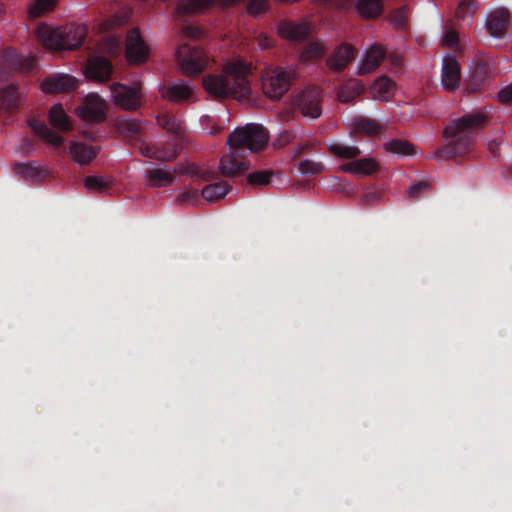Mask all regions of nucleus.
<instances>
[{
  "mask_svg": "<svg viewBox=\"0 0 512 512\" xmlns=\"http://www.w3.org/2000/svg\"><path fill=\"white\" fill-rule=\"evenodd\" d=\"M391 22L395 27L403 29L406 26L407 8L405 6L393 10L390 14Z\"/></svg>",
  "mask_w": 512,
  "mask_h": 512,
  "instance_id": "46",
  "label": "nucleus"
},
{
  "mask_svg": "<svg viewBox=\"0 0 512 512\" xmlns=\"http://www.w3.org/2000/svg\"><path fill=\"white\" fill-rule=\"evenodd\" d=\"M461 67L454 55H448L443 59L441 80L444 88L454 91L460 84Z\"/></svg>",
  "mask_w": 512,
  "mask_h": 512,
  "instance_id": "17",
  "label": "nucleus"
},
{
  "mask_svg": "<svg viewBox=\"0 0 512 512\" xmlns=\"http://www.w3.org/2000/svg\"><path fill=\"white\" fill-rule=\"evenodd\" d=\"M259 46L261 49H267L271 46V41L267 36L260 37Z\"/></svg>",
  "mask_w": 512,
  "mask_h": 512,
  "instance_id": "54",
  "label": "nucleus"
},
{
  "mask_svg": "<svg viewBox=\"0 0 512 512\" xmlns=\"http://www.w3.org/2000/svg\"><path fill=\"white\" fill-rule=\"evenodd\" d=\"M496 69L497 63L491 57H477L467 82V90L475 93L489 88L494 80Z\"/></svg>",
  "mask_w": 512,
  "mask_h": 512,
  "instance_id": "6",
  "label": "nucleus"
},
{
  "mask_svg": "<svg viewBox=\"0 0 512 512\" xmlns=\"http://www.w3.org/2000/svg\"><path fill=\"white\" fill-rule=\"evenodd\" d=\"M477 9V3L475 0H463L459 3L456 10V16L464 19L475 12Z\"/></svg>",
  "mask_w": 512,
  "mask_h": 512,
  "instance_id": "45",
  "label": "nucleus"
},
{
  "mask_svg": "<svg viewBox=\"0 0 512 512\" xmlns=\"http://www.w3.org/2000/svg\"><path fill=\"white\" fill-rule=\"evenodd\" d=\"M298 170L303 175H317L324 170V165L321 162L305 159L298 163Z\"/></svg>",
  "mask_w": 512,
  "mask_h": 512,
  "instance_id": "42",
  "label": "nucleus"
},
{
  "mask_svg": "<svg viewBox=\"0 0 512 512\" xmlns=\"http://www.w3.org/2000/svg\"><path fill=\"white\" fill-rule=\"evenodd\" d=\"M37 35L47 49L75 50L84 42L87 28L84 25L74 24L56 28L40 26L37 29Z\"/></svg>",
  "mask_w": 512,
  "mask_h": 512,
  "instance_id": "4",
  "label": "nucleus"
},
{
  "mask_svg": "<svg viewBox=\"0 0 512 512\" xmlns=\"http://www.w3.org/2000/svg\"><path fill=\"white\" fill-rule=\"evenodd\" d=\"M182 32L189 38H196L200 34L199 29L192 26H184Z\"/></svg>",
  "mask_w": 512,
  "mask_h": 512,
  "instance_id": "52",
  "label": "nucleus"
},
{
  "mask_svg": "<svg viewBox=\"0 0 512 512\" xmlns=\"http://www.w3.org/2000/svg\"><path fill=\"white\" fill-rule=\"evenodd\" d=\"M1 104L0 109H4L7 112H14L19 108V93L14 85H8L1 91Z\"/></svg>",
  "mask_w": 512,
  "mask_h": 512,
  "instance_id": "28",
  "label": "nucleus"
},
{
  "mask_svg": "<svg viewBox=\"0 0 512 512\" xmlns=\"http://www.w3.org/2000/svg\"><path fill=\"white\" fill-rule=\"evenodd\" d=\"M14 172L31 182L40 181L47 177V171L36 165L35 162L16 163L14 165Z\"/></svg>",
  "mask_w": 512,
  "mask_h": 512,
  "instance_id": "26",
  "label": "nucleus"
},
{
  "mask_svg": "<svg viewBox=\"0 0 512 512\" xmlns=\"http://www.w3.org/2000/svg\"><path fill=\"white\" fill-rule=\"evenodd\" d=\"M322 100V90L308 86L295 97L294 103L304 117L317 119L322 115Z\"/></svg>",
  "mask_w": 512,
  "mask_h": 512,
  "instance_id": "9",
  "label": "nucleus"
},
{
  "mask_svg": "<svg viewBox=\"0 0 512 512\" xmlns=\"http://www.w3.org/2000/svg\"><path fill=\"white\" fill-rule=\"evenodd\" d=\"M29 126L36 135L40 136L43 140L53 145L55 148L62 147L64 143L63 137L50 129L44 122L32 119L29 121Z\"/></svg>",
  "mask_w": 512,
  "mask_h": 512,
  "instance_id": "22",
  "label": "nucleus"
},
{
  "mask_svg": "<svg viewBox=\"0 0 512 512\" xmlns=\"http://www.w3.org/2000/svg\"><path fill=\"white\" fill-rule=\"evenodd\" d=\"M149 49L138 29H131L126 39V56L131 63H143L148 57Z\"/></svg>",
  "mask_w": 512,
  "mask_h": 512,
  "instance_id": "14",
  "label": "nucleus"
},
{
  "mask_svg": "<svg viewBox=\"0 0 512 512\" xmlns=\"http://www.w3.org/2000/svg\"><path fill=\"white\" fill-rule=\"evenodd\" d=\"M251 64L237 60L224 65L219 73H211L203 77L205 91L219 99H246L251 94L248 76Z\"/></svg>",
  "mask_w": 512,
  "mask_h": 512,
  "instance_id": "3",
  "label": "nucleus"
},
{
  "mask_svg": "<svg viewBox=\"0 0 512 512\" xmlns=\"http://www.w3.org/2000/svg\"><path fill=\"white\" fill-rule=\"evenodd\" d=\"M157 123L163 129L175 135H180L182 132L181 121L172 114H162L157 117Z\"/></svg>",
  "mask_w": 512,
  "mask_h": 512,
  "instance_id": "32",
  "label": "nucleus"
},
{
  "mask_svg": "<svg viewBox=\"0 0 512 512\" xmlns=\"http://www.w3.org/2000/svg\"><path fill=\"white\" fill-rule=\"evenodd\" d=\"M355 55L356 49L352 45L342 43L326 59V64L330 70L341 72L354 60Z\"/></svg>",
  "mask_w": 512,
  "mask_h": 512,
  "instance_id": "16",
  "label": "nucleus"
},
{
  "mask_svg": "<svg viewBox=\"0 0 512 512\" xmlns=\"http://www.w3.org/2000/svg\"><path fill=\"white\" fill-rule=\"evenodd\" d=\"M139 152L145 157L156 159V146H149L142 142L139 146Z\"/></svg>",
  "mask_w": 512,
  "mask_h": 512,
  "instance_id": "51",
  "label": "nucleus"
},
{
  "mask_svg": "<svg viewBox=\"0 0 512 512\" xmlns=\"http://www.w3.org/2000/svg\"><path fill=\"white\" fill-rule=\"evenodd\" d=\"M78 81L68 74H54L46 77L41 83L45 93L69 92L76 89Z\"/></svg>",
  "mask_w": 512,
  "mask_h": 512,
  "instance_id": "18",
  "label": "nucleus"
},
{
  "mask_svg": "<svg viewBox=\"0 0 512 512\" xmlns=\"http://www.w3.org/2000/svg\"><path fill=\"white\" fill-rule=\"evenodd\" d=\"M277 33L280 37L289 41L303 42L309 37L311 27L306 22L284 19L278 23Z\"/></svg>",
  "mask_w": 512,
  "mask_h": 512,
  "instance_id": "12",
  "label": "nucleus"
},
{
  "mask_svg": "<svg viewBox=\"0 0 512 512\" xmlns=\"http://www.w3.org/2000/svg\"><path fill=\"white\" fill-rule=\"evenodd\" d=\"M113 102L127 111H135L141 106V84L139 82L128 86L121 83H113L110 86Z\"/></svg>",
  "mask_w": 512,
  "mask_h": 512,
  "instance_id": "10",
  "label": "nucleus"
},
{
  "mask_svg": "<svg viewBox=\"0 0 512 512\" xmlns=\"http://www.w3.org/2000/svg\"><path fill=\"white\" fill-rule=\"evenodd\" d=\"M510 175L512 177V167L509 169Z\"/></svg>",
  "mask_w": 512,
  "mask_h": 512,
  "instance_id": "56",
  "label": "nucleus"
},
{
  "mask_svg": "<svg viewBox=\"0 0 512 512\" xmlns=\"http://www.w3.org/2000/svg\"><path fill=\"white\" fill-rule=\"evenodd\" d=\"M267 131L258 124H247L231 132L228 137L230 153L221 157L219 169L223 176L236 177L249 168L246 153L262 150L268 143Z\"/></svg>",
  "mask_w": 512,
  "mask_h": 512,
  "instance_id": "1",
  "label": "nucleus"
},
{
  "mask_svg": "<svg viewBox=\"0 0 512 512\" xmlns=\"http://www.w3.org/2000/svg\"><path fill=\"white\" fill-rule=\"evenodd\" d=\"M0 62L7 71L30 72L36 66L35 58L23 57L13 49H6L2 53Z\"/></svg>",
  "mask_w": 512,
  "mask_h": 512,
  "instance_id": "15",
  "label": "nucleus"
},
{
  "mask_svg": "<svg viewBox=\"0 0 512 512\" xmlns=\"http://www.w3.org/2000/svg\"><path fill=\"white\" fill-rule=\"evenodd\" d=\"M115 127L125 137H136L141 131V123L138 120L125 117H118Z\"/></svg>",
  "mask_w": 512,
  "mask_h": 512,
  "instance_id": "31",
  "label": "nucleus"
},
{
  "mask_svg": "<svg viewBox=\"0 0 512 512\" xmlns=\"http://www.w3.org/2000/svg\"><path fill=\"white\" fill-rule=\"evenodd\" d=\"M84 186L90 192H104L109 188L110 182L101 176H88L84 180Z\"/></svg>",
  "mask_w": 512,
  "mask_h": 512,
  "instance_id": "40",
  "label": "nucleus"
},
{
  "mask_svg": "<svg viewBox=\"0 0 512 512\" xmlns=\"http://www.w3.org/2000/svg\"><path fill=\"white\" fill-rule=\"evenodd\" d=\"M355 130L372 136L380 132L381 125L374 119L361 117L355 120Z\"/></svg>",
  "mask_w": 512,
  "mask_h": 512,
  "instance_id": "35",
  "label": "nucleus"
},
{
  "mask_svg": "<svg viewBox=\"0 0 512 512\" xmlns=\"http://www.w3.org/2000/svg\"><path fill=\"white\" fill-rule=\"evenodd\" d=\"M498 100L501 103H512V83L499 91Z\"/></svg>",
  "mask_w": 512,
  "mask_h": 512,
  "instance_id": "50",
  "label": "nucleus"
},
{
  "mask_svg": "<svg viewBox=\"0 0 512 512\" xmlns=\"http://www.w3.org/2000/svg\"><path fill=\"white\" fill-rule=\"evenodd\" d=\"M161 93L163 98L174 103H183L194 95L193 87L182 80L169 83L161 89Z\"/></svg>",
  "mask_w": 512,
  "mask_h": 512,
  "instance_id": "19",
  "label": "nucleus"
},
{
  "mask_svg": "<svg viewBox=\"0 0 512 512\" xmlns=\"http://www.w3.org/2000/svg\"><path fill=\"white\" fill-rule=\"evenodd\" d=\"M430 189V183L427 181H421L412 185L408 190L410 198L417 199L419 195L425 193Z\"/></svg>",
  "mask_w": 512,
  "mask_h": 512,
  "instance_id": "48",
  "label": "nucleus"
},
{
  "mask_svg": "<svg viewBox=\"0 0 512 512\" xmlns=\"http://www.w3.org/2000/svg\"><path fill=\"white\" fill-rule=\"evenodd\" d=\"M78 115L88 122H102L106 118L105 104L97 94H88L81 106L77 108Z\"/></svg>",
  "mask_w": 512,
  "mask_h": 512,
  "instance_id": "11",
  "label": "nucleus"
},
{
  "mask_svg": "<svg viewBox=\"0 0 512 512\" xmlns=\"http://www.w3.org/2000/svg\"><path fill=\"white\" fill-rule=\"evenodd\" d=\"M357 13L365 19H373L383 11L382 0H358L355 4Z\"/></svg>",
  "mask_w": 512,
  "mask_h": 512,
  "instance_id": "27",
  "label": "nucleus"
},
{
  "mask_svg": "<svg viewBox=\"0 0 512 512\" xmlns=\"http://www.w3.org/2000/svg\"><path fill=\"white\" fill-rule=\"evenodd\" d=\"M485 122L486 117L482 113L466 114L451 121L443 132L447 143L434 152L433 158L437 161H443L470 153L477 132Z\"/></svg>",
  "mask_w": 512,
  "mask_h": 512,
  "instance_id": "2",
  "label": "nucleus"
},
{
  "mask_svg": "<svg viewBox=\"0 0 512 512\" xmlns=\"http://www.w3.org/2000/svg\"><path fill=\"white\" fill-rule=\"evenodd\" d=\"M185 173L196 176L203 181L210 182L201 192V196L209 202L224 198L231 189V185L227 181H218V174L214 170L190 167Z\"/></svg>",
  "mask_w": 512,
  "mask_h": 512,
  "instance_id": "8",
  "label": "nucleus"
},
{
  "mask_svg": "<svg viewBox=\"0 0 512 512\" xmlns=\"http://www.w3.org/2000/svg\"><path fill=\"white\" fill-rule=\"evenodd\" d=\"M341 170H343L344 172L357 174L355 160L342 165Z\"/></svg>",
  "mask_w": 512,
  "mask_h": 512,
  "instance_id": "53",
  "label": "nucleus"
},
{
  "mask_svg": "<svg viewBox=\"0 0 512 512\" xmlns=\"http://www.w3.org/2000/svg\"><path fill=\"white\" fill-rule=\"evenodd\" d=\"M392 63L397 67L401 68L402 60L399 56H392L391 57Z\"/></svg>",
  "mask_w": 512,
  "mask_h": 512,
  "instance_id": "55",
  "label": "nucleus"
},
{
  "mask_svg": "<svg viewBox=\"0 0 512 512\" xmlns=\"http://www.w3.org/2000/svg\"><path fill=\"white\" fill-rule=\"evenodd\" d=\"M443 43L446 46L453 47L458 43V34L455 30L449 29L444 33Z\"/></svg>",
  "mask_w": 512,
  "mask_h": 512,
  "instance_id": "49",
  "label": "nucleus"
},
{
  "mask_svg": "<svg viewBox=\"0 0 512 512\" xmlns=\"http://www.w3.org/2000/svg\"><path fill=\"white\" fill-rule=\"evenodd\" d=\"M508 22L509 12L505 9H498L489 15L486 27L491 36L501 38L507 30Z\"/></svg>",
  "mask_w": 512,
  "mask_h": 512,
  "instance_id": "21",
  "label": "nucleus"
},
{
  "mask_svg": "<svg viewBox=\"0 0 512 512\" xmlns=\"http://www.w3.org/2000/svg\"><path fill=\"white\" fill-rule=\"evenodd\" d=\"M394 88V81L386 76L380 77L373 84V90L383 99H386L391 93H393Z\"/></svg>",
  "mask_w": 512,
  "mask_h": 512,
  "instance_id": "39",
  "label": "nucleus"
},
{
  "mask_svg": "<svg viewBox=\"0 0 512 512\" xmlns=\"http://www.w3.org/2000/svg\"><path fill=\"white\" fill-rule=\"evenodd\" d=\"M325 53L323 45L318 41L308 42L301 51V59L303 61H310L321 58Z\"/></svg>",
  "mask_w": 512,
  "mask_h": 512,
  "instance_id": "37",
  "label": "nucleus"
},
{
  "mask_svg": "<svg viewBox=\"0 0 512 512\" xmlns=\"http://www.w3.org/2000/svg\"><path fill=\"white\" fill-rule=\"evenodd\" d=\"M156 149V160L162 162L174 161L179 153L178 146L174 141L156 146Z\"/></svg>",
  "mask_w": 512,
  "mask_h": 512,
  "instance_id": "33",
  "label": "nucleus"
},
{
  "mask_svg": "<svg viewBox=\"0 0 512 512\" xmlns=\"http://www.w3.org/2000/svg\"><path fill=\"white\" fill-rule=\"evenodd\" d=\"M364 85L357 79H349L338 89L337 99L341 103H350L364 92Z\"/></svg>",
  "mask_w": 512,
  "mask_h": 512,
  "instance_id": "25",
  "label": "nucleus"
},
{
  "mask_svg": "<svg viewBox=\"0 0 512 512\" xmlns=\"http://www.w3.org/2000/svg\"><path fill=\"white\" fill-rule=\"evenodd\" d=\"M57 0H33L29 6V15L38 18L51 11L56 6Z\"/></svg>",
  "mask_w": 512,
  "mask_h": 512,
  "instance_id": "36",
  "label": "nucleus"
},
{
  "mask_svg": "<svg viewBox=\"0 0 512 512\" xmlns=\"http://www.w3.org/2000/svg\"><path fill=\"white\" fill-rule=\"evenodd\" d=\"M69 153L76 163L83 165L90 163L96 157L98 151L96 147L73 141L69 146Z\"/></svg>",
  "mask_w": 512,
  "mask_h": 512,
  "instance_id": "23",
  "label": "nucleus"
},
{
  "mask_svg": "<svg viewBox=\"0 0 512 512\" xmlns=\"http://www.w3.org/2000/svg\"><path fill=\"white\" fill-rule=\"evenodd\" d=\"M213 4V0H183L178 4L180 13H197Z\"/></svg>",
  "mask_w": 512,
  "mask_h": 512,
  "instance_id": "34",
  "label": "nucleus"
},
{
  "mask_svg": "<svg viewBox=\"0 0 512 512\" xmlns=\"http://www.w3.org/2000/svg\"><path fill=\"white\" fill-rule=\"evenodd\" d=\"M329 151L333 155L343 159H353L361 153L358 147L343 144H333L329 147Z\"/></svg>",
  "mask_w": 512,
  "mask_h": 512,
  "instance_id": "38",
  "label": "nucleus"
},
{
  "mask_svg": "<svg viewBox=\"0 0 512 512\" xmlns=\"http://www.w3.org/2000/svg\"><path fill=\"white\" fill-rule=\"evenodd\" d=\"M176 57L182 73L187 76L200 74L207 67L209 61L208 56L201 48L188 43L179 46Z\"/></svg>",
  "mask_w": 512,
  "mask_h": 512,
  "instance_id": "7",
  "label": "nucleus"
},
{
  "mask_svg": "<svg viewBox=\"0 0 512 512\" xmlns=\"http://www.w3.org/2000/svg\"><path fill=\"white\" fill-rule=\"evenodd\" d=\"M272 171L261 170L250 173L247 176V182L253 187H262L270 183Z\"/></svg>",
  "mask_w": 512,
  "mask_h": 512,
  "instance_id": "41",
  "label": "nucleus"
},
{
  "mask_svg": "<svg viewBox=\"0 0 512 512\" xmlns=\"http://www.w3.org/2000/svg\"><path fill=\"white\" fill-rule=\"evenodd\" d=\"M177 171L154 168L145 171L146 182L151 187H167L173 184Z\"/></svg>",
  "mask_w": 512,
  "mask_h": 512,
  "instance_id": "24",
  "label": "nucleus"
},
{
  "mask_svg": "<svg viewBox=\"0 0 512 512\" xmlns=\"http://www.w3.org/2000/svg\"><path fill=\"white\" fill-rule=\"evenodd\" d=\"M384 149L400 156H411L416 153V146L405 139H391L384 143Z\"/></svg>",
  "mask_w": 512,
  "mask_h": 512,
  "instance_id": "29",
  "label": "nucleus"
},
{
  "mask_svg": "<svg viewBox=\"0 0 512 512\" xmlns=\"http://www.w3.org/2000/svg\"><path fill=\"white\" fill-rule=\"evenodd\" d=\"M269 9L268 0H249L247 4V12L252 16H258L265 13Z\"/></svg>",
  "mask_w": 512,
  "mask_h": 512,
  "instance_id": "44",
  "label": "nucleus"
},
{
  "mask_svg": "<svg viewBox=\"0 0 512 512\" xmlns=\"http://www.w3.org/2000/svg\"><path fill=\"white\" fill-rule=\"evenodd\" d=\"M386 57L385 48L376 43L373 44L365 54V58L358 68V75H365L377 69Z\"/></svg>",
  "mask_w": 512,
  "mask_h": 512,
  "instance_id": "20",
  "label": "nucleus"
},
{
  "mask_svg": "<svg viewBox=\"0 0 512 512\" xmlns=\"http://www.w3.org/2000/svg\"><path fill=\"white\" fill-rule=\"evenodd\" d=\"M200 201V194L197 189L187 190L177 197V203L180 205H196Z\"/></svg>",
  "mask_w": 512,
  "mask_h": 512,
  "instance_id": "47",
  "label": "nucleus"
},
{
  "mask_svg": "<svg viewBox=\"0 0 512 512\" xmlns=\"http://www.w3.org/2000/svg\"><path fill=\"white\" fill-rule=\"evenodd\" d=\"M356 163V172L357 174H366L370 175L377 171L378 165L377 163L370 158H363L359 160H355Z\"/></svg>",
  "mask_w": 512,
  "mask_h": 512,
  "instance_id": "43",
  "label": "nucleus"
},
{
  "mask_svg": "<svg viewBox=\"0 0 512 512\" xmlns=\"http://www.w3.org/2000/svg\"><path fill=\"white\" fill-rule=\"evenodd\" d=\"M113 66L109 59L104 56H91L85 65L84 74L86 78L105 82L110 79Z\"/></svg>",
  "mask_w": 512,
  "mask_h": 512,
  "instance_id": "13",
  "label": "nucleus"
},
{
  "mask_svg": "<svg viewBox=\"0 0 512 512\" xmlns=\"http://www.w3.org/2000/svg\"><path fill=\"white\" fill-rule=\"evenodd\" d=\"M296 73L292 68L274 67L262 74V88L265 95L279 100L289 90Z\"/></svg>",
  "mask_w": 512,
  "mask_h": 512,
  "instance_id": "5",
  "label": "nucleus"
},
{
  "mask_svg": "<svg viewBox=\"0 0 512 512\" xmlns=\"http://www.w3.org/2000/svg\"><path fill=\"white\" fill-rule=\"evenodd\" d=\"M49 122L53 127L61 131H68L72 127L61 104H55L51 107L49 111Z\"/></svg>",
  "mask_w": 512,
  "mask_h": 512,
  "instance_id": "30",
  "label": "nucleus"
}]
</instances>
